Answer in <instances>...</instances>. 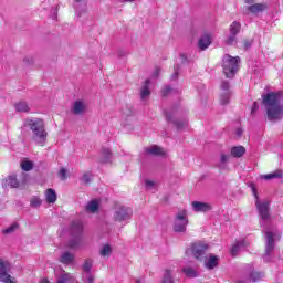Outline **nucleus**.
<instances>
[{"label":"nucleus","mask_w":283,"mask_h":283,"mask_svg":"<svg viewBox=\"0 0 283 283\" xmlns=\"http://www.w3.org/2000/svg\"><path fill=\"white\" fill-rule=\"evenodd\" d=\"M98 201L96 200H91L87 205H86V211L88 213H96L98 211Z\"/></svg>","instance_id":"25"},{"label":"nucleus","mask_w":283,"mask_h":283,"mask_svg":"<svg viewBox=\"0 0 283 283\" xmlns=\"http://www.w3.org/2000/svg\"><path fill=\"white\" fill-rule=\"evenodd\" d=\"M140 282H143L140 279L136 280V283H140Z\"/></svg>","instance_id":"56"},{"label":"nucleus","mask_w":283,"mask_h":283,"mask_svg":"<svg viewBox=\"0 0 283 283\" xmlns=\"http://www.w3.org/2000/svg\"><path fill=\"white\" fill-rule=\"evenodd\" d=\"M84 282L94 283V276L88 275L86 279H84Z\"/></svg>","instance_id":"48"},{"label":"nucleus","mask_w":283,"mask_h":283,"mask_svg":"<svg viewBox=\"0 0 283 283\" xmlns=\"http://www.w3.org/2000/svg\"><path fill=\"white\" fill-rule=\"evenodd\" d=\"M124 116H132L134 114V111H132V107L126 106V108H123Z\"/></svg>","instance_id":"43"},{"label":"nucleus","mask_w":283,"mask_h":283,"mask_svg":"<svg viewBox=\"0 0 283 283\" xmlns=\"http://www.w3.org/2000/svg\"><path fill=\"white\" fill-rule=\"evenodd\" d=\"M60 262L62 264H72L74 262V254L70 252H63L60 256Z\"/></svg>","instance_id":"24"},{"label":"nucleus","mask_w":283,"mask_h":283,"mask_svg":"<svg viewBox=\"0 0 283 283\" xmlns=\"http://www.w3.org/2000/svg\"><path fill=\"white\" fill-rule=\"evenodd\" d=\"M179 74H180V65H177V66L175 67V72H174V74L171 75L170 80H171V81H176V80L178 78Z\"/></svg>","instance_id":"41"},{"label":"nucleus","mask_w":283,"mask_h":283,"mask_svg":"<svg viewBox=\"0 0 283 283\" xmlns=\"http://www.w3.org/2000/svg\"><path fill=\"white\" fill-rule=\"evenodd\" d=\"M102 156H104L103 163H109V159L112 158V151L108 148H103Z\"/></svg>","instance_id":"35"},{"label":"nucleus","mask_w":283,"mask_h":283,"mask_svg":"<svg viewBox=\"0 0 283 283\" xmlns=\"http://www.w3.org/2000/svg\"><path fill=\"white\" fill-rule=\"evenodd\" d=\"M263 105H265L269 120H280L283 117V106L280 104L277 93L271 92L263 95Z\"/></svg>","instance_id":"3"},{"label":"nucleus","mask_w":283,"mask_h":283,"mask_svg":"<svg viewBox=\"0 0 283 283\" xmlns=\"http://www.w3.org/2000/svg\"><path fill=\"white\" fill-rule=\"evenodd\" d=\"M83 271L85 273H90V271H92V260L91 259L85 260V262L83 264Z\"/></svg>","instance_id":"39"},{"label":"nucleus","mask_w":283,"mask_h":283,"mask_svg":"<svg viewBox=\"0 0 283 283\" xmlns=\"http://www.w3.org/2000/svg\"><path fill=\"white\" fill-rule=\"evenodd\" d=\"M192 208L197 213H207V211H211V205L200 201H193Z\"/></svg>","instance_id":"14"},{"label":"nucleus","mask_w":283,"mask_h":283,"mask_svg":"<svg viewBox=\"0 0 283 283\" xmlns=\"http://www.w3.org/2000/svg\"><path fill=\"white\" fill-rule=\"evenodd\" d=\"M161 283H174V276H171V270H166Z\"/></svg>","instance_id":"33"},{"label":"nucleus","mask_w":283,"mask_h":283,"mask_svg":"<svg viewBox=\"0 0 283 283\" xmlns=\"http://www.w3.org/2000/svg\"><path fill=\"white\" fill-rule=\"evenodd\" d=\"M218 260L217 255L210 254L208 259L206 258V260H203L206 269H216V266H218Z\"/></svg>","instance_id":"18"},{"label":"nucleus","mask_w":283,"mask_h":283,"mask_svg":"<svg viewBox=\"0 0 283 283\" xmlns=\"http://www.w3.org/2000/svg\"><path fill=\"white\" fill-rule=\"evenodd\" d=\"M264 272L258 271V270H251L249 272V281L250 282H262L264 280Z\"/></svg>","instance_id":"17"},{"label":"nucleus","mask_w":283,"mask_h":283,"mask_svg":"<svg viewBox=\"0 0 283 283\" xmlns=\"http://www.w3.org/2000/svg\"><path fill=\"white\" fill-rule=\"evenodd\" d=\"M187 224H189V219L187 218V210H180L176 213L174 232L185 233L187 231Z\"/></svg>","instance_id":"7"},{"label":"nucleus","mask_w":283,"mask_h":283,"mask_svg":"<svg viewBox=\"0 0 283 283\" xmlns=\"http://www.w3.org/2000/svg\"><path fill=\"white\" fill-rule=\"evenodd\" d=\"M237 283H247V282H244V281H238Z\"/></svg>","instance_id":"58"},{"label":"nucleus","mask_w":283,"mask_h":283,"mask_svg":"<svg viewBox=\"0 0 283 283\" xmlns=\"http://www.w3.org/2000/svg\"><path fill=\"white\" fill-rule=\"evenodd\" d=\"M229 158H231V155H227L224 153L221 154L220 158V169H224L226 165L229 163Z\"/></svg>","instance_id":"32"},{"label":"nucleus","mask_w":283,"mask_h":283,"mask_svg":"<svg viewBox=\"0 0 283 283\" xmlns=\"http://www.w3.org/2000/svg\"><path fill=\"white\" fill-rule=\"evenodd\" d=\"M45 200L49 205H54V202H56V191L52 188H49L45 190Z\"/></svg>","instance_id":"20"},{"label":"nucleus","mask_w":283,"mask_h":283,"mask_svg":"<svg viewBox=\"0 0 283 283\" xmlns=\"http://www.w3.org/2000/svg\"><path fill=\"white\" fill-rule=\"evenodd\" d=\"M15 111L20 113H25L30 112V106L28 105V102L25 101H20L14 104Z\"/></svg>","instance_id":"23"},{"label":"nucleus","mask_w":283,"mask_h":283,"mask_svg":"<svg viewBox=\"0 0 283 283\" xmlns=\"http://www.w3.org/2000/svg\"><path fill=\"white\" fill-rule=\"evenodd\" d=\"M220 88L221 105H229V102L231 101V84L229 83V81H222Z\"/></svg>","instance_id":"10"},{"label":"nucleus","mask_w":283,"mask_h":283,"mask_svg":"<svg viewBox=\"0 0 283 283\" xmlns=\"http://www.w3.org/2000/svg\"><path fill=\"white\" fill-rule=\"evenodd\" d=\"M11 270L12 264L8 260L0 258V282L17 283V280L9 274Z\"/></svg>","instance_id":"8"},{"label":"nucleus","mask_w":283,"mask_h":283,"mask_svg":"<svg viewBox=\"0 0 283 283\" xmlns=\"http://www.w3.org/2000/svg\"><path fill=\"white\" fill-rule=\"evenodd\" d=\"M145 185H146V189H148V190H151V189H154L156 187V182H154V181H151L149 179H147L145 181Z\"/></svg>","instance_id":"42"},{"label":"nucleus","mask_w":283,"mask_h":283,"mask_svg":"<svg viewBox=\"0 0 283 283\" xmlns=\"http://www.w3.org/2000/svg\"><path fill=\"white\" fill-rule=\"evenodd\" d=\"M144 151L146 156H165V150L156 145L144 148Z\"/></svg>","instance_id":"15"},{"label":"nucleus","mask_w":283,"mask_h":283,"mask_svg":"<svg viewBox=\"0 0 283 283\" xmlns=\"http://www.w3.org/2000/svg\"><path fill=\"white\" fill-rule=\"evenodd\" d=\"M34 62V60L31 57H25L24 59V63H33Z\"/></svg>","instance_id":"51"},{"label":"nucleus","mask_w":283,"mask_h":283,"mask_svg":"<svg viewBox=\"0 0 283 283\" xmlns=\"http://www.w3.org/2000/svg\"><path fill=\"white\" fill-rule=\"evenodd\" d=\"M149 85H151V81L146 80L145 83L142 86L140 99L143 101V103H147V101L149 99V96L151 94V91L149 90Z\"/></svg>","instance_id":"13"},{"label":"nucleus","mask_w":283,"mask_h":283,"mask_svg":"<svg viewBox=\"0 0 283 283\" xmlns=\"http://www.w3.org/2000/svg\"><path fill=\"white\" fill-rule=\"evenodd\" d=\"M207 251H209V245L206 242L198 241L192 243L186 253H191L195 260L205 262L207 258Z\"/></svg>","instance_id":"5"},{"label":"nucleus","mask_w":283,"mask_h":283,"mask_svg":"<svg viewBox=\"0 0 283 283\" xmlns=\"http://www.w3.org/2000/svg\"><path fill=\"white\" fill-rule=\"evenodd\" d=\"M61 180H65L67 178V170L65 168H62L60 170Z\"/></svg>","instance_id":"45"},{"label":"nucleus","mask_w":283,"mask_h":283,"mask_svg":"<svg viewBox=\"0 0 283 283\" xmlns=\"http://www.w3.org/2000/svg\"><path fill=\"white\" fill-rule=\"evenodd\" d=\"M41 205H43V200H41L40 197H32L30 200V206L33 209H39V207H41Z\"/></svg>","instance_id":"30"},{"label":"nucleus","mask_w":283,"mask_h":283,"mask_svg":"<svg viewBox=\"0 0 283 283\" xmlns=\"http://www.w3.org/2000/svg\"><path fill=\"white\" fill-rule=\"evenodd\" d=\"M244 247H247L245 240L238 241L234 245H232V248L230 250L232 258H235V255H238V253H240V249H242Z\"/></svg>","instance_id":"22"},{"label":"nucleus","mask_w":283,"mask_h":283,"mask_svg":"<svg viewBox=\"0 0 283 283\" xmlns=\"http://www.w3.org/2000/svg\"><path fill=\"white\" fill-rule=\"evenodd\" d=\"M67 282H74V276H72V274L67 272H63L57 279L56 283H67Z\"/></svg>","instance_id":"26"},{"label":"nucleus","mask_w":283,"mask_h":283,"mask_svg":"<svg viewBox=\"0 0 283 283\" xmlns=\"http://www.w3.org/2000/svg\"><path fill=\"white\" fill-rule=\"evenodd\" d=\"M158 74H160V69H156L155 72L153 73V76L156 78L158 77Z\"/></svg>","instance_id":"50"},{"label":"nucleus","mask_w":283,"mask_h":283,"mask_svg":"<svg viewBox=\"0 0 283 283\" xmlns=\"http://www.w3.org/2000/svg\"><path fill=\"white\" fill-rule=\"evenodd\" d=\"M170 92H171V87L170 86H166L161 91V96H169Z\"/></svg>","instance_id":"44"},{"label":"nucleus","mask_w":283,"mask_h":283,"mask_svg":"<svg viewBox=\"0 0 283 283\" xmlns=\"http://www.w3.org/2000/svg\"><path fill=\"white\" fill-rule=\"evenodd\" d=\"M124 1H126L127 3H134V1L136 0H124Z\"/></svg>","instance_id":"54"},{"label":"nucleus","mask_w":283,"mask_h":283,"mask_svg":"<svg viewBox=\"0 0 283 283\" xmlns=\"http://www.w3.org/2000/svg\"><path fill=\"white\" fill-rule=\"evenodd\" d=\"M164 113L166 116V120H168V123H174V125H176L177 129H185V127H187V125H189V122L187 119H184V120L174 119L176 109H172L171 112L165 111Z\"/></svg>","instance_id":"12"},{"label":"nucleus","mask_w":283,"mask_h":283,"mask_svg":"<svg viewBox=\"0 0 283 283\" xmlns=\"http://www.w3.org/2000/svg\"><path fill=\"white\" fill-rule=\"evenodd\" d=\"M111 254H112V247H109V244H105L101 250V255H103V258H105Z\"/></svg>","instance_id":"37"},{"label":"nucleus","mask_w":283,"mask_h":283,"mask_svg":"<svg viewBox=\"0 0 283 283\" xmlns=\"http://www.w3.org/2000/svg\"><path fill=\"white\" fill-rule=\"evenodd\" d=\"M198 45H199V49L207 50V48H209V45H211V35H209V34L202 35L199 39Z\"/></svg>","instance_id":"21"},{"label":"nucleus","mask_w":283,"mask_h":283,"mask_svg":"<svg viewBox=\"0 0 283 283\" xmlns=\"http://www.w3.org/2000/svg\"><path fill=\"white\" fill-rule=\"evenodd\" d=\"M6 184L8 185V187H11L12 189H17V187H19V180L14 175L9 176L6 180Z\"/></svg>","instance_id":"29"},{"label":"nucleus","mask_w":283,"mask_h":283,"mask_svg":"<svg viewBox=\"0 0 283 283\" xmlns=\"http://www.w3.org/2000/svg\"><path fill=\"white\" fill-rule=\"evenodd\" d=\"M82 182H85V185H90V182H92V172H85L82 176Z\"/></svg>","instance_id":"40"},{"label":"nucleus","mask_w":283,"mask_h":283,"mask_svg":"<svg viewBox=\"0 0 283 283\" xmlns=\"http://www.w3.org/2000/svg\"><path fill=\"white\" fill-rule=\"evenodd\" d=\"M240 57H233L231 55L223 56V74L227 78H233L239 70Z\"/></svg>","instance_id":"4"},{"label":"nucleus","mask_w":283,"mask_h":283,"mask_svg":"<svg viewBox=\"0 0 283 283\" xmlns=\"http://www.w3.org/2000/svg\"><path fill=\"white\" fill-rule=\"evenodd\" d=\"M264 180H273L275 178H282L281 170H276L274 172L268 174L263 176Z\"/></svg>","instance_id":"31"},{"label":"nucleus","mask_w":283,"mask_h":283,"mask_svg":"<svg viewBox=\"0 0 283 283\" xmlns=\"http://www.w3.org/2000/svg\"><path fill=\"white\" fill-rule=\"evenodd\" d=\"M258 109H260V106L258 105V102H254L252 109H251V114H255L258 112Z\"/></svg>","instance_id":"47"},{"label":"nucleus","mask_w":283,"mask_h":283,"mask_svg":"<svg viewBox=\"0 0 283 283\" xmlns=\"http://www.w3.org/2000/svg\"><path fill=\"white\" fill-rule=\"evenodd\" d=\"M238 136H242V130L240 128L237 129Z\"/></svg>","instance_id":"52"},{"label":"nucleus","mask_w":283,"mask_h":283,"mask_svg":"<svg viewBox=\"0 0 283 283\" xmlns=\"http://www.w3.org/2000/svg\"><path fill=\"white\" fill-rule=\"evenodd\" d=\"M242 29V25L240 24V22L234 21L232 22V24L230 25V34L238 36V34H240V30Z\"/></svg>","instance_id":"27"},{"label":"nucleus","mask_w":283,"mask_h":283,"mask_svg":"<svg viewBox=\"0 0 283 283\" xmlns=\"http://www.w3.org/2000/svg\"><path fill=\"white\" fill-rule=\"evenodd\" d=\"M21 167L23 171H32L34 164L32 161H22Z\"/></svg>","instance_id":"36"},{"label":"nucleus","mask_w":283,"mask_h":283,"mask_svg":"<svg viewBox=\"0 0 283 283\" xmlns=\"http://www.w3.org/2000/svg\"><path fill=\"white\" fill-rule=\"evenodd\" d=\"M255 0H245V3L251 4L254 3Z\"/></svg>","instance_id":"53"},{"label":"nucleus","mask_w":283,"mask_h":283,"mask_svg":"<svg viewBox=\"0 0 283 283\" xmlns=\"http://www.w3.org/2000/svg\"><path fill=\"white\" fill-rule=\"evenodd\" d=\"M180 61L181 63H187V55L180 54Z\"/></svg>","instance_id":"49"},{"label":"nucleus","mask_w":283,"mask_h":283,"mask_svg":"<svg viewBox=\"0 0 283 283\" xmlns=\"http://www.w3.org/2000/svg\"><path fill=\"white\" fill-rule=\"evenodd\" d=\"M244 154H247L244 146H234L231 148V156H233V158H242Z\"/></svg>","instance_id":"19"},{"label":"nucleus","mask_w":283,"mask_h":283,"mask_svg":"<svg viewBox=\"0 0 283 283\" xmlns=\"http://www.w3.org/2000/svg\"><path fill=\"white\" fill-rule=\"evenodd\" d=\"M264 10H266V3H254L247 7V11L251 12V14H260V12H264Z\"/></svg>","instance_id":"16"},{"label":"nucleus","mask_w":283,"mask_h":283,"mask_svg":"<svg viewBox=\"0 0 283 283\" xmlns=\"http://www.w3.org/2000/svg\"><path fill=\"white\" fill-rule=\"evenodd\" d=\"M71 112L75 116H82V114H85L87 112V102L83 99H77L73 102L71 106Z\"/></svg>","instance_id":"11"},{"label":"nucleus","mask_w":283,"mask_h":283,"mask_svg":"<svg viewBox=\"0 0 283 283\" xmlns=\"http://www.w3.org/2000/svg\"><path fill=\"white\" fill-rule=\"evenodd\" d=\"M251 45H253V40H244V50H250Z\"/></svg>","instance_id":"46"},{"label":"nucleus","mask_w":283,"mask_h":283,"mask_svg":"<svg viewBox=\"0 0 283 283\" xmlns=\"http://www.w3.org/2000/svg\"><path fill=\"white\" fill-rule=\"evenodd\" d=\"M41 283H50V281L44 279V280L41 281Z\"/></svg>","instance_id":"55"},{"label":"nucleus","mask_w":283,"mask_h":283,"mask_svg":"<svg viewBox=\"0 0 283 283\" xmlns=\"http://www.w3.org/2000/svg\"><path fill=\"white\" fill-rule=\"evenodd\" d=\"M17 229H19V223H13L9 228L3 229L2 233L4 235H9V233H14V231H17Z\"/></svg>","instance_id":"34"},{"label":"nucleus","mask_w":283,"mask_h":283,"mask_svg":"<svg viewBox=\"0 0 283 283\" xmlns=\"http://www.w3.org/2000/svg\"><path fill=\"white\" fill-rule=\"evenodd\" d=\"M253 193L256 198L255 206L261 218L260 226L263 227L265 231L266 243L263 260L264 262H271V255H273V251H275V234L269 231L271 229V212H269L271 205L269 203V201L260 202V199H258V192L255 191V188H253Z\"/></svg>","instance_id":"1"},{"label":"nucleus","mask_w":283,"mask_h":283,"mask_svg":"<svg viewBox=\"0 0 283 283\" xmlns=\"http://www.w3.org/2000/svg\"><path fill=\"white\" fill-rule=\"evenodd\" d=\"M237 35H233L230 33V35L226 40V45H234V43H238Z\"/></svg>","instance_id":"38"},{"label":"nucleus","mask_w":283,"mask_h":283,"mask_svg":"<svg viewBox=\"0 0 283 283\" xmlns=\"http://www.w3.org/2000/svg\"><path fill=\"white\" fill-rule=\"evenodd\" d=\"M81 1H83V0H75L76 3H81Z\"/></svg>","instance_id":"57"},{"label":"nucleus","mask_w":283,"mask_h":283,"mask_svg":"<svg viewBox=\"0 0 283 283\" xmlns=\"http://www.w3.org/2000/svg\"><path fill=\"white\" fill-rule=\"evenodd\" d=\"M132 208L126 206H118L114 213V220L116 222H123L125 220H129L132 218Z\"/></svg>","instance_id":"9"},{"label":"nucleus","mask_w":283,"mask_h":283,"mask_svg":"<svg viewBox=\"0 0 283 283\" xmlns=\"http://www.w3.org/2000/svg\"><path fill=\"white\" fill-rule=\"evenodd\" d=\"M182 273H185L186 277H198V271L191 266L184 268Z\"/></svg>","instance_id":"28"},{"label":"nucleus","mask_w":283,"mask_h":283,"mask_svg":"<svg viewBox=\"0 0 283 283\" xmlns=\"http://www.w3.org/2000/svg\"><path fill=\"white\" fill-rule=\"evenodd\" d=\"M25 129L32 130V140L39 145V147H45L48 142V132L45 130V123L41 118L28 117L23 120Z\"/></svg>","instance_id":"2"},{"label":"nucleus","mask_w":283,"mask_h":283,"mask_svg":"<svg viewBox=\"0 0 283 283\" xmlns=\"http://www.w3.org/2000/svg\"><path fill=\"white\" fill-rule=\"evenodd\" d=\"M81 233H83V222L73 221L71 223V235L73 239L69 242L70 249H76L81 244Z\"/></svg>","instance_id":"6"}]
</instances>
